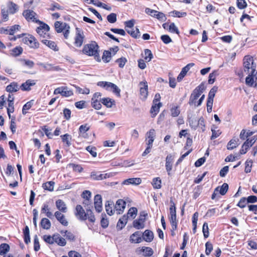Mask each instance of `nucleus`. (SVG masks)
<instances>
[{"mask_svg": "<svg viewBox=\"0 0 257 257\" xmlns=\"http://www.w3.org/2000/svg\"><path fill=\"white\" fill-rule=\"evenodd\" d=\"M140 92L141 98L146 99L148 96V83L146 81H142L139 83Z\"/></svg>", "mask_w": 257, "mask_h": 257, "instance_id": "obj_12", "label": "nucleus"}, {"mask_svg": "<svg viewBox=\"0 0 257 257\" xmlns=\"http://www.w3.org/2000/svg\"><path fill=\"white\" fill-rule=\"evenodd\" d=\"M161 180L159 177L153 179L152 184L155 189H160L161 188Z\"/></svg>", "mask_w": 257, "mask_h": 257, "instance_id": "obj_47", "label": "nucleus"}, {"mask_svg": "<svg viewBox=\"0 0 257 257\" xmlns=\"http://www.w3.org/2000/svg\"><path fill=\"white\" fill-rule=\"evenodd\" d=\"M55 183L53 181H49L43 184L42 187L45 190L49 191L54 190Z\"/></svg>", "mask_w": 257, "mask_h": 257, "instance_id": "obj_42", "label": "nucleus"}, {"mask_svg": "<svg viewBox=\"0 0 257 257\" xmlns=\"http://www.w3.org/2000/svg\"><path fill=\"white\" fill-rule=\"evenodd\" d=\"M142 183L140 178H132L124 180L122 183V185H138Z\"/></svg>", "mask_w": 257, "mask_h": 257, "instance_id": "obj_17", "label": "nucleus"}, {"mask_svg": "<svg viewBox=\"0 0 257 257\" xmlns=\"http://www.w3.org/2000/svg\"><path fill=\"white\" fill-rule=\"evenodd\" d=\"M169 219L172 229L175 230L177 228V222L176 219V215L170 216Z\"/></svg>", "mask_w": 257, "mask_h": 257, "instance_id": "obj_50", "label": "nucleus"}, {"mask_svg": "<svg viewBox=\"0 0 257 257\" xmlns=\"http://www.w3.org/2000/svg\"><path fill=\"white\" fill-rule=\"evenodd\" d=\"M252 161L251 160H247L246 161L245 163V170L244 171L245 173H248L250 172L251 169L252 167Z\"/></svg>", "mask_w": 257, "mask_h": 257, "instance_id": "obj_62", "label": "nucleus"}, {"mask_svg": "<svg viewBox=\"0 0 257 257\" xmlns=\"http://www.w3.org/2000/svg\"><path fill=\"white\" fill-rule=\"evenodd\" d=\"M22 64L29 68H32L34 65V62L30 60L23 59L21 60Z\"/></svg>", "mask_w": 257, "mask_h": 257, "instance_id": "obj_56", "label": "nucleus"}, {"mask_svg": "<svg viewBox=\"0 0 257 257\" xmlns=\"http://www.w3.org/2000/svg\"><path fill=\"white\" fill-rule=\"evenodd\" d=\"M75 88L76 91L80 94H88L90 92L89 89L86 87L81 88L79 86H75Z\"/></svg>", "mask_w": 257, "mask_h": 257, "instance_id": "obj_61", "label": "nucleus"}, {"mask_svg": "<svg viewBox=\"0 0 257 257\" xmlns=\"http://www.w3.org/2000/svg\"><path fill=\"white\" fill-rule=\"evenodd\" d=\"M247 75H248V76L245 79L246 84L249 86H252L254 83V86L257 87V82L256 81L254 82L253 79L254 76L256 75H252L251 74H247Z\"/></svg>", "mask_w": 257, "mask_h": 257, "instance_id": "obj_33", "label": "nucleus"}, {"mask_svg": "<svg viewBox=\"0 0 257 257\" xmlns=\"http://www.w3.org/2000/svg\"><path fill=\"white\" fill-rule=\"evenodd\" d=\"M128 220V216L126 215H124L121 218H120L117 223V227L119 229H122L126 225Z\"/></svg>", "mask_w": 257, "mask_h": 257, "instance_id": "obj_32", "label": "nucleus"}, {"mask_svg": "<svg viewBox=\"0 0 257 257\" xmlns=\"http://www.w3.org/2000/svg\"><path fill=\"white\" fill-rule=\"evenodd\" d=\"M146 140L147 139H153L155 140V138L156 136V131L154 128H152L149 130L146 133Z\"/></svg>", "mask_w": 257, "mask_h": 257, "instance_id": "obj_58", "label": "nucleus"}, {"mask_svg": "<svg viewBox=\"0 0 257 257\" xmlns=\"http://www.w3.org/2000/svg\"><path fill=\"white\" fill-rule=\"evenodd\" d=\"M54 216L58 221H59L62 225L64 226L68 225V221L65 219L64 215L62 213V212L57 211L55 212Z\"/></svg>", "mask_w": 257, "mask_h": 257, "instance_id": "obj_25", "label": "nucleus"}, {"mask_svg": "<svg viewBox=\"0 0 257 257\" xmlns=\"http://www.w3.org/2000/svg\"><path fill=\"white\" fill-rule=\"evenodd\" d=\"M114 207V203L111 201H107L105 204V210L109 215H112L114 214L115 209H113Z\"/></svg>", "mask_w": 257, "mask_h": 257, "instance_id": "obj_27", "label": "nucleus"}, {"mask_svg": "<svg viewBox=\"0 0 257 257\" xmlns=\"http://www.w3.org/2000/svg\"><path fill=\"white\" fill-rule=\"evenodd\" d=\"M98 48L97 44L95 42L93 41L91 43L84 46L83 52L87 55L93 56L97 61L100 62V59L99 56Z\"/></svg>", "mask_w": 257, "mask_h": 257, "instance_id": "obj_4", "label": "nucleus"}, {"mask_svg": "<svg viewBox=\"0 0 257 257\" xmlns=\"http://www.w3.org/2000/svg\"><path fill=\"white\" fill-rule=\"evenodd\" d=\"M41 41L44 44H45L53 50L55 51H58L59 50L58 47H57L55 42H54V41H52L47 39H42Z\"/></svg>", "mask_w": 257, "mask_h": 257, "instance_id": "obj_28", "label": "nucleus"}, {"mask_svg": "<svg viewBox=\"0 0 257 257\" xmlns=\"http://www.w3.org/2000/svg\"><path fill=\"white\" fill-rule=\"evenodd\" d=\"M228 189V185L227 183H223L221 187H218L215 189V192H219L222 195L226 194Z\"/></svg>", "mask_w": 257, "mask_h": 257, "instance_id": "obj_35", "label": "nucleus"}, {"mask_svg": "<svg viewBox=\"0 0 257 257\" xmlns=\"http://www.w3.org/2000/svg\"><path fill=\"white\" fill-rule=\"evenodd\" d=\"M153 103V104L151 109V112L152 113H154V115H155L159 111L160 108L162 106V104L161 102Z\"/></svg>", "mask_w": 257, "mask_h": 257, "instance_id": "obj_39", "label": "nucleus"}, {"mask_svg": "<svg viewBox=\"0 0 257 257\" xmlns=\"http://www.w3.org/2000/svg\"><path fill=\"white\" fill-rule=\"evenodd\" d=\"M90 177V178L93 180L100 181L102 180V173H100L99 172H91Z\"/></svg>", "mask_w": 257, "mask_h": 257, "instance_id": "obj_38", "label": "nucleus"}, {"mask_svg": "<svg viewBox=\"0 0 257 257\" xmlns=\"http://www.w3.org/2000/svg\"><path fill=\"white\" fill-rule=\"evenodd\" d=\"M142 239L147 242H151L154 238V233L150 230H146L142 234Z\"/></svg>", "mask_w": 257, "mask_h": 257, "instance_id": "obj_23", "label": "nucleus"}, {"mask_svg": "<svg viewBox=\"0 0 257 257\" xmlns=\"http://www.w3.org/2000/svg\"><path fill=\"white\" fill-rule=\"evenodd\" d=\"M36 23L40 24V26L36 29V32L40 38L42 40L50 38V35L49 33V26L40 21H36Z\"/></svg>", "mask_w": 257, "mask_h": 257, "instance_id": "obj_5", "label": "nucleus"}, {"mask_svg": "<svg viewBox=\"0 0 257 257\" xmlns=\"http://www.w3.org/2000/svg\"><path fill=\"white\" fill-rule=\"evenodd\" d=\"M33 104V100H31L27 102L23 107L22 113L23 114H26L27 113V110L30 109Z\"/></svg>", "mask_w": 257, "mask_h": 257, "instance_id": "obj_53", "label": "nucleus"}, {"mask_svg": "<svg viewBox=\"0 0 257 257\" xmlns=\"http://www.w3.org/2000/svg\"><path fill=\"white\" fill-rule=\"evenodd\" d=\"M22 35L25 36L23 39V41L25 44H26L32 48L37 49L39 48V43L33 36L25 34Z\"/></svg>", "mask_w": 257, "mask_h": 257, "instance_id": "obj_9", "label": "nucleus"}, {"mask_svg": "<svg viewBox=\"0 0 257 257\" xmlns=\"http://www.w3.org/2000/svg\"><path fill=\"white\" fill-rule=\"evenodd\" d=\"M56 206L59 211L61 212L66 213L67 211L66 204L61 199H58L56 201Z\"/></svg>", "mask_w": 257, "mask_h": 257, "instance_id": "obj_24", "label": "nucleus"}, {"mask_svg": "<svg viewBox=\"0 0 257 257\" xmlns=\"http://www.w3.org/2000/svg\"><path fill=\"white\" fill-rule=\"evenodd\" d=\"M126 31L133 37L137 38L138 36H139L140 31L139 29L137 28H136L135 30H134V27L133 29H126Z\"/></svg>", "mask_w": 257, "mask_h": 257, "instance_id": "obj_48", "label": "nucleus"}, {"mask_svg": "<svg viewBox=\"0 0 257 257\" xmlns=\"http://www.w3.org/2000/svg\"><path fill=\"white\" fill-rule=\"evenodd\" d=\"M168 31L171 33H176L177 34H179V33L178 28L176 26L174 23H172L169 24Z\"/></svg>", "mask_w": 257, "mask_h": 257, "instance_id": "obj_64", "label": "nucleus"}, {"mask_svg": "<svg viewBox=\"0 0 257 257\" xmlns=\"http://www.w3.org/2000/svg\"><path fill=\"white\" fill-rule=\"evenodd\" d=\"M94 208L96 212L100 213L102 210V197L99 194H97L94 198Z\"/></svg>", "mask_w": 257, "mask_h": 257, "instance_id": "obj_13", "label": "nucleus"}, {"mask_svg": "<svg viewBox=\"0 0 257 257\" xmlns=\"http://www.w3.org/2000/svg\"><path fill=\"white\" fill-rule=\"evenodd\" d=\"M56 31L57 33H63L65 39H68L70 34V27L66 23L57 21L54 24Z\"/></svg>", "mask_w": 257, "mask_h": 257, "instance_id": "obj_6", "label": "nucleus"}, {"mask_svg": "<svg viewBox=\"0 0 257 257\" xmlns=\"http://www.w3.org/2000/svg\"><path fill=\"white\" fill-rule=\"evenodd\" d=\"M102 60L105 62H108L110 61L111 59V53L110 52L108 51H105L103 52L102 57Z\"/></svg>", "mask_w": 257, "mask_h": 257, "instance_id": "obj_60", "label": "nucleus"}, {"mask_svg": "<svg viewBox=\"0 0 257 257\" xmlns=\"http://www.w3.org/2000/svg\"><path fill=\"white\" fill-rule=\"evenodd\" d=\"M97 85L109 91H112L116 95L120 96V89L114 84L106 81H99Z\"/></svg>", "mask_w": 257, "mask_h": 257, "instance_id": "obj_8", "label": "nucleus"}, {"mask_svg": "<svg viewBox=\"0 0 257 257\" xmlns=\"http://www.w3.org/2000/svg\"><path fill=\"white\" fill-rule=\"evenodd\" d=\"M43 238L46 242L51 244H53L55 242V239H56L54 234L53 236L45 235L43 236Z\"/></svg>", "mask_w": 257, "mask_h": 257, "instance_id": "obj_52", "label": "nucleus"}, {"mask_svg": "<svg viewBox=\"0 0 257 257\" xmlns=\"http://www.w3.org/2000/svg\"><path fill=\"white\" fill-rule=\"evenodd\" d=\"M153 54L151 51L149 49H146L144 52V59L147 61L150 62L153 58Z\"/></svg>", "mask_w": 257, "mask_h": 257, "instance_id": "obj_55", "label": "nucleus"}, {"mask_svg": "<svg viewBox=\"0 0 257 257\" xmlns=\"http://www.w3.org/2000/svg\"><path fill=\"white\" fill-rule=\"evenodd\" d=\"M138 213V210L136 207H131L128 211L126 216L131 217L132 219H134L137 216Z\"/></svg>", "mask_w": 257, "mask_h": 257, "instance_id": "obj_43", "label": "nucleus"}, {"mask_svg": "<svg viewBox=\"0 0 257 257\" xmlns=\"http://www.w3.org/2000/svg\"><path fill=\"white\" fill-rule=\"evenodd\" d=\"M23 52V49L21 47H16L11 50V55L13 56L20 55Z\"/></svg>", "mask_w": 257, "mask_h": 257, "instance_id": "obj_54", "label": "nucleus"}, {"mask_svg": "<svg viewBox=\"0 0 257 257\" xmlns=\"http://www.w3.org/2000/svg\"><path fill=\"white\" fill-rule=\"evenodd\" d=\"M38 64L43 67L47 71H58L60 70L58 66H54L51 64L40 63Z\"/></svg>", "mask_w": 257, "mask_h": 257, "instance_id": "obj_29", "label": "nucleus"}, {"mask_svg": "<svg viewBox=\"0 0 257 257\" xmlns=\"http://www.w3.org/2000/svg\"><path fill=\"white\" fill-rule=\"evenodd\" d=\"M205 89L204 85L201 83L193 90L189 99V103L190 105H196V100L200 96Z\"/></svg>", "mask_w": 257, "mask_h": 257, "instance_id": "obj_7", "label": "nucleus"}, {"mask_svg": "<svg viewBox=\"0 0 257 257\" xmlns=\"http://www.w3.org/2000/svg\"><path fill=\"white\" fill-rule=\"evenodd\" d=\"M256 140V139L255 137H252L251 139H247L243 144V148L246 147L248 149L250 147H251L253 145Z\"/></svg>", "mask_w": 257, "mask_h": 257, "instance_id": "obj_49", "label": "nucleus"}, {"mask_svg": "<svg viewBox=\"0 0 257 257\" xmlns=\"http://www.w3.org/2000/svg\"><path fill=\"white\" fill-rule=\"evenodd\" d=\"M216 127H215L214 128L213 127L211 128V132H212V136L211 137V140H214L216 138H217L218 137L220 136V135L221 134V132L220 131V130H216Z\"/></svg>", "mask_w": 257, "mask_h": 257, "instance_id": "obj_63", "label": "nucleus"}, {"mask_svg": "<svg viewBox=\"0 0 257 257\" xmlns=\"http://www.w3.org/2000/svg\"><path fill=\"white\" fill-rule=\"evenodd\" d=\"M76 35L75 38V45L76 47H80L83 44L84 36L82 31L79 29L76 28Z\"/></svg>", "mask_w": 257, "mask_h": 257, "instance_id": "obj_14", "label": "nucleus"}, {"mask_svg": "<svg viewBox=\"0 0 257 257\" xmlns=\"http://www.w3.org/2000/svg\"><path fill=\"white\" fill-rule=\"evenodd\" d=\"M18 11V6L13 2L9 1L6 6H3L1 10V16L4 22L9 19V13L14 14Z\"/></svg>", "mask_w": 257, "mask_h": 257, "instance_id": "obj_2", "label": "nucleus"}, {"mask_svg": "<svg viewBox=\"0 0 257 257\" xmlns=\"http://www.w3.org/2000/svg\"><path fill=\"white\" fill-rule=\"evenodd\" d=\"M137 251L140 253L143 252V255L145 256H150L154 253V251L152 248L146 246L139 248Z\"/></svg>", "mask_w": 257, "mask_h": 257, "instance_id": "obj_22", "label": "nucleus"}, {"mask_svg": "<svg viewBox=\"0 0 257 257\" xmlns=\"http://www.w3.org/2000/svg\"><path fill=\"white\" fill-rule=\"evenodd\" d=\"M41 213H45L46 216L50 218H51L53 216V214L50 211L49 206L47 204H43V206L41 209Z\"/></svg>", "mask_w": 257, "mask_h": 257, "instance_id": "obj_37", "label": "nucleus"}, {"mask_svg": "<svg viewBox=\"0 0 257 257\" xmlns=\"http://www.w3.org/2000/svg\"><path fill=\"white\" fill-rule=\"evenodd\" d=\"M194 63H191L188 64L186 66L183 67L180 72V73L179 74V75L177 77V80L180 82L181 81L182 79L184 77V76L186 75L187 72L190 70V69L194 66Z\"/></svg>", "mask_w": 257, "mask_h": 257, "instance_id": "obj_19", "label": "nucleus"}, {"mask_svg": "<svg viewBox=\"0 0 257 257\" xmlns=\"http://www.w3.org/2000/svg\"><path fill=\"white\" fill-rule=\"evenodd\" d=\"M23 15L28 21L31 20L35 22L36 21H38L35 17L37 14L32 10H28L24 11L23 13Z\"/></svg>", "mask_w": 257, "mask_h": 257, "instance_id": "obj_18", "label": "nucleus"}, {"mask_svg": "<svg viewBox=\"0 0 257 257\" xmlns=\"http://www.w3.org/2000/svg\"><path fill=\"white\" fill-rule=\"evenodd\" d=\"M152 17H155L160 21L164 22L166 20L167 18L165 14L162 12H159L156 11V13L153 15Z\"/></svg>", "mask_w": 257, "mask_h": 257, "instance_id": "obj_51", "label": "nucleus"}, {"mask_svg": "<svg viewBox=\"0 0 257 257\" xmlns=\"http://www.w3.org/2000/svg\"><path fill=\"white\" fill-rule=\"evenodd\" d=\"M101 103L108 108H111L115 104L114 100L109 97L103 98L101 100Z\"/></svg>", "mask_w": 257, "mask_h": 257, "instance_id": "obj_31", "label": "nucleus"}, {"mask_svg": "<svg viewBox=\"0 0 257 257\" xmlns=\"http://www.w3.org/2000/svg\"><path fill=\"white\" fill-rule=\"evenodd\" d=\"M24 235V241L26 244L30 242V231L28 226H26L23 231Z\"/></svg>", "mask_w": 257, "mask_h": 257, "instance_id": "obj_45", "label": "nucleus"}, {"mask_svg": "<svg viewBox=\"0 0 257 257\" xmlns=\"http://www.w3.org/2000/svg\"><path fill=\"white\" fill-rule=\"evenodd\" d=\"M142 233L140 231H136L130 236V241L133 243H139L142 242Z\"/></svg>", "mask_w": 257, "mask_h": 257, "instance_id": "obj_20", "label": "nucleus"}, {"mask_svg": "<svg viewBox=\"0 0 257 257\" xmlns=\"http://www.w3.org/2000/svg\"><path fill=\"white\" fill-rule=\"evenodd\" d=\"M126 203L122 199H118L115 205H114L115 211H116L117 214H121L125 207Z\"/></svg>", "mask_w": 257, "mask_h": 257, "instance_id": "obj_15", "label": "nucleus"}, {"mask_svg": "<svg viewBox=\"0 0 257 257\" xmlns=\"http://www.w3.org/2000/svg\"><path fill=\"white\" fill-rule=\"evenodd\" d=\"M171 115L173 117L179 116L180 113V107L179 106L174 105L170 109Z\"/></svg>", "mask_w": 257, "mask_h": 257, "instance_id": "obj_36", "label": "nucleus"}, {"mask_svg": "<svg viewBox=\"0 0 257 257\" xmlns=\"http://www.w3.org/2000/svg\"><path fill=\"white\" fill-rule=\"evenodd\" d=\"M244 70L242 73L243 75L251 74L252 75H256V64L254 63L253 58L246 56L243 59Z\"/></svg>", "mask_w": 257, "mask_h": 257, "instance_id": "obj_3", "label": "nucleus"}, {"mask_svg": "<svg viewBox=\"0 0 257 257\" xmlns=\"http://www.w3.org/2000/svg\"><path fill=\"white\" fill-rule=\"evenodd\" d=\"M55 242L60 246H65L66 244L65 239L62 237L59 234H54Z\"/></svg>", "mask_w": 257, "mask_h": 257, "instance_id": "obj_34", "label": "nucleus"}, {"mask_svg": "<svg viewBox=\"0 0 257 257\" xmlns=\"http://www.w3.org/2000/svg\"><path fill=\"white\" fill-rule=\"evenodd\" d=\"M89 129L90 126L87 123L81 125L79 128V137L87 138L88 137V135L86 133L88 131Z\"/></svg>", "mask_w": 257, "mask_h": 257, "instance_id": "obj_21", "label": "nucleus"}, {"mask_svg": "<svg viewBox=\"0 0 257 257\" xmlns=\"http://www.w3.org/2000/svg\"><path fill=\"white\" fill-rule=\"evenodd\" d=\"M41 226L44 229H49L51 227V223L50 220L46 218H43L41 221Z\"/></svg>", "mask_w": 257, "mask_h": 257, "instance_id": "obj_40", "label": "nucleus"}, {"mask_svg": "<svg viewBox=\"0 0 257 257\" xmlns=\"http://www.w3.org/2000/svg\"><path fill=\"white\" fill-rule=\"evenodd\" d=\"M173 160L174 156L173 155L170 154L167 155L166 158L165 167L169 175H170V172L172 169Z\"/></svg>", "mask_w": 257, "mask_h": 257, "instance_id": "obj_16", "label": "nucleus"}, {"mask_svg": "<svg viewBox=\"0 0 257 257\" xmlns=\"http://www.w3.org/2000/svg\"><path fill=\"white\" fill-rule=\"evenodd\" d=\"M238 139H232L228 143L227 148L228 150H232L238 146Z\"/></svg>", "mask_w": 257, "mask_h": 257, "instance_id": "obj_41", "label": "nucleus"}, {"mask_svg": "<svg viewBox=\"0 0 257 257\" xmlns=\"http://www.w3.org/2000/svg\"><path fill=\"white\" fill-rule=\"evenodd\" d=\"M63 142L66 143L67 147H69L71 145V140L72 138L70 135L68 134H66L63 136H61Z\"/></svg>", "mask_w": 257, "mask_h": 257, "instance_id": "obj_44", "label": "nucleus"}, {"mask_svg": "<svg viewBox=\"0 0 257 257\" xmlns=\"http://www.w3.org/2000/svg\"><path fill=\"white\" fill-rule=\"evenodd\" d=\"M10 250V246L7 243L0 245V255H4Z\"/></svg>", "mask_w": 257, "mask_h": 257, "instance_id": "obj_46", "label": "nucleus"}, {"mask_svg": "<svg viewBox=\"0 0 257 257\" xmlns=\"http://www.w3.org/2000/svg\"><path fill=\"white\" fill-rule=\"evenodd\" d=\"M148 215V214L145 212H142L140 213L139 218L135 220L133 222V226L135 228L137 229H140L144 228L145 224L144 222L146 220V217Z\"/></svg>", "mask_w": 257, "mask_h": 257, "instance_id": "obj_10", "label": "nucleus"}, {"mask_svg": "<svg viewBox=\"0 0 257 257\" xmlns=\"http://www.w3.org/2000/svg\"><path fill=\"white\" fill-rule=\"evenodd\" d=\"M109 224L108 220L107 218H106V215L105 214H101V225L103 228H106L108 226Z\"/></svg>", "mask_w": 257, "mask_h": 257, "instance_id": "obj_57", "label": "nucleus"}, {"mask_svg": "<svg viewBox=\"0 0 257 257\" xmlns=\"http://www.w3.org/2000/svg\"><path fill=\"white\" fill-rule=\"evenodd\" d=\"M54 94H61L62 96L69 97L73 95V91L68 89L67 87H60L56 88L54 91Z\"/></svg>", "mask_w": 257, "mask_h": 257, "instance_id": "obj_11", "label": "nucleus"}, {"mask_svg": "<svg viewBox=\"0 0 257 257\" xmlns=\"http://www.w3.org/2000/svg\"><path fill=\"white\" fill-rule=\"evenodd\" d=\"M75 214L77 218L81 220L88 219L91 222H94L95 218L90 208H86L85 212L83 207L80 205H77L75 208Z\"/></svg>", "mask_w": 257, "mask_h": 257, "instance_id": "obj_1", "label": "nucleus"}, {"mask_svg": "<svg viewBox=\"0 0 257 257\" xmlns=\"http://www.w3.org/2000/svg\"><path fill=\"white\" fill-rule=\"evenodd\" d=\"M171 16L174 17L181 18L185 17L187 15L186 12H181L177 11H173L170 13Z\"/></svg>", "mask_w": 257, "mask_h": 257, "instance_id": "obj_59", "label": "nucleus"}, {"mask_svg": "<svg viewBox=\"0 0 257 257\" xmlns=\"http://www.w3.org/2000/svg\"><path fill=\"white\" fill-rule=\"evenodd\" d=\"M20 87L17 82H12L6 87V90L9 92H15L18 91Z\"/></svg>", "mask_w": 257, "mask_h": 257, "instance_id": "obj_30", "label": "nucleus"}, {"mask_svg": "<svg viewBox=\"0 0 257 257\" xmlns=\"http://www.w3.org/2000/svg\"><path fill=\"white\" fill-rule=\"evenodd\" d=\"M36 82L34 80H28L25 83H23L20 88L23 91H29L31 90V87L35 85Z\"/></svg>", "mask_w": 257, "mask_h": 257, "instance_id": "obj_26", "label": "nucleus"}]
</instances>
